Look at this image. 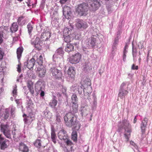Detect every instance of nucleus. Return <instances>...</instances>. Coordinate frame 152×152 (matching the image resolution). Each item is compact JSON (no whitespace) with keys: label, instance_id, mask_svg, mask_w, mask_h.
Wrapping results in <instances>:
<instances>
[{"label":"nucleus","instance_id":"nucleus-1","mask_svg":"<svg viewBox=\"0 0 152 152\" xmlns=\"http://www.w3.org/2000/svg\"><path fill=\"white\" fill-rule=\"evenodd\" d=\"M72 102L70 104V110L64 117L66 125L69 127L73 126L75 130H78L80 124L77 120L76 113L78 112V99L76 94H73L71 97Z\"/></svg>","mask_w":152,"mask_h":152},{"label":"nucleus","instance_id":"nucleus-2","mask_svg":"<svg viewBox=\"0 0 152 152\" xmlns=\"http://www.w3.org/2000/svg\"><path fill=\"white\" fill-rule=\"evenodd\" d=\"M91 85L90 80L87 78L83 81V85L78 86V92L81 97H83V95L86 97V94L88 95L91 93L92 89Z\"/></svg>","mask_w":152,"mask_h":152},{"label":"nucleus","instance_id":"nucleus-3","mask_svg":"<svg viewBox=\"0 0 152 152\" xmlns=\"http://www.w3.org/2000/svg\"><path fill=\"white\" fill-rule=\"evenodd\" d=\"M120 127L124 129L125 131L124 134V137L126 139V142H128L129 140L130 133L132 132L131 125H130L128 121L126 120H124L122 121V124Z\"/></svg>","mask_w":152,"mask_h":152},{"label":"nucleus","instance_id":"nucleus-4","mask_svg":"<svg viewBox=\"0 0 152 152\" xmlns=\"http://www.w3.org/2000/svg\"><path fill=\"white\" fill-rule=\"evenodd\" d=\"M129 82H124L121 85L119 90L118 96L121 99L125 98V96L129 93L128 86Z\"/></svg>","mask_w":152,"mask_h":152},{"label":"nucleus","instance_id":"nucleus-5","mask_svg":"<svg viewBox=\"0 0 152 152\" xmlns=\"http://www.w3.org/2000/svg\"><path fill=\"white\" fill-rule=\"evenodd\" d=\"M88 9V4L83 3L78 5L76 11L80 16H85L87 15Z\"/></svg>","mask_w":152,"mask_h":152},{"label":"nucleus","instance_id":"nucleus-6","mask_svg":"<svg viewBox=\"0 0 152 152\" xmlns=\"http://www.w3.org/2000/svg\"><path fill=\"white\" fill-rule=\"evenodd\" d=\"M1 130L7 138L12 139L11 131L9 129L8 125L1 124Z\"/></svg>","mask_w":152,"mask_h":152},{"label":"nucleus","instance_id":"nucleus-7","mask_svg":"<svg viewBox=\"0 0 152 152\" xmlns=\"http://www.w3.org/2000/svg\"><path fill=\"white\" fill-rule=\"evenodd\" d=\"M81 58V55L79 53H77L71 56L69 61L72 64H76L79 63Z\"/></svg>","mask_w":152,"mask_h":152},{"label":"nucleus","instance_id":"nucleus-8","mask_svg":"<svg viewBox=\"0 0 152 152\" xmlns=\"http://www.w3.org/2000/svg\"><path fill=\"white\" fill-rule=\"evenodd\" d=\"M50 72L52 73L54 77L56 78H61L62 74L61 71L58 69L54 66L50 68Z\"/></svg>","mask_w":152,"mask_h":152},{"label":"nucleus","instance_id":"nucleus-9","mask_svg":"<svg viewBox=\"0 0 152 152\" xmlns=\"http://www.w3.org/2000/svg\"><path fill=\"white\" fill-rule=\"evenodd\" d=\"M75 25L78 29L81 30L85 29L88 26L86 22L79 19H77Z\"/></svg>","mask_w":152,"mask_h":152},{"label":"nucleus","instance_id":"nucleus-10","mask_svg":"<svg viewBox=\"0 0 152 152\" xmlns=\"http://www.w3.org/2000/svg\"><path fill=\"white\" fill-rule=\"evenodd\" d=\"M71 11L70 8L66 6H64L63 9V14L65 18L69 19L71 18Z\"/></svg>","mask_w":152,"mask_h":152},{"label":"nucleus","instance_id":"nucleus-11","mask_svg":"<svg viewBox=\"0 0 152 152\" xmlns=\"http://www.w3.org/2000/svg\"><path fill=\"white\" fill-rule=\"evenodd\" d=\"M37 72L38 76L40 77H44L46 73V71L44 65L38 66L37 69Z\"/></svg>","mask_w":152,"mask_h":152},{"label":"nucleus","instance_id":"nucleus-12","mask_svg":"<svg viewBox=\"0 0 152 152\" xmlns=\"http://www.w3.org/2000/svg\"><path fill=\"white\" fill-rule=\"evenodd\" d=\"M58 137L60 140H63L64 141L68 138L67 132L64 129H62L59 131L58 133Z\"/></svg>","mask_w":152,"mask_h":152},{"label":"nucleus","instance_id":"nucleus-13","mask_svg":"<svg viewBox=\"0 0 152 152\" xmlns=\"http://www.w3.org/2000/svg\"><path fill=\"white\" fill-rule=\"evenodd\" d=\"M46 140V139L43 138L38 139L34 142V145L37 148H40L41 146L44 147L45 146V142Z\"/></svg>","mask_w":152,"mask_h":152},{"label":"nucleus","instance_id":"nucleus-14","mask_svg":"<svg viewBox=\"0 0 152 152\" xmlns=\"http://www.w3.org/2000/svg\"><path fill=\"white\" fill-rule=\"evenodd\" d=\"M34 37H35V39H32L31 41V44L34 45L35 48L39 49L40 43V39L36 36H34Z\"/></svg>","mask_w":152,"mask_h":152},{"label":"nucleus","instance_id":"nucleus-15","mask_svg":"<svg viewBox=\"0 0 152 152\" xmlns=\"http://www.w3.org/2000/svg\"><path fill=\"white\" fill-rule=\"evenodd\" d=\"M34 115L32 113H30L24 119V121L25 124H29L34 119Z\"/></svg>","mask_w":152,"mask_h":152},{"label":"nucleus","instance_id":"nucleus-16","mask_svg":"<svg viewBox=\"0 0 152 152\" xmlns=\"http://www.w3.org/2000/svg\"><path fill=\"white\" fill-rule=\"evenodd\" d=\"M35 62V56L32 58L30 60H28L26 62L24 63L25 66H27V67L29 69H32L34 64Z\"/></svg>","mask_w":152,"mask_h":152},{"label":"nucleus","instance_id":"nucleus-17","mask_svg":"<svg viewBox=\"0 0 152 152\" xmlns=\"http://www.w3.org/2000/svg\"><path fill=\"white\" fill-rule=\"evenodd\" d=\"M64 52L62 48H59L56 50L55 54L53 56V60L54 61H56L54 60L55 58L60 57L59 56H62L64 54Z\"/></svg>","mask_w":152,"mask_h":152},{"label":"nucleus","instance_id":"nucleus-18","mask_svg":"<svg viewBox=\"0 0 152 152\" xmlns=\"http://www.w3.org/2000/svg\"><path fill=\"white\" fill-rule=\"evenodd\" d=\"M148 121V119L146 118H144V120L142 121L140 124V129L142 134H144L145 132V130L147 127Z\"/></svg>","mask_w":152,"mask_h":152},{"label":"nucleus","instance_id":"nucleus-19","mask_svg":"<svg viewBox=\"0 0 152 152\" xmlns=\"http://www.w3.org/2000/svg\"><path fill=\"white\" fill-rule=\"evenodd\" d=\"M96 42V39L94 37H92L86 40V42L87 47H92L94 46Z\"/></svg>","mask_w":152,"mask_h":152},{"label":"nucleus","instance_id":"nucleus-20","mask_svg":"<svg viewBox=\"0 0 152 152\" xmlns=\"http://www.w3.org/2000/svg\"><path fill=\"white\" fill-rule=\"evenodd\" d=\"M73 28V26L71 24H70L69 26L65 28L63 31V36H66L68 35H70L72 29Z\"/></svg>","mask_w":152,"mask_h":152},{"label":"nucleus","instance_id":"nucleus-21","mask_svg":"<svg viewBox=\"0 0 152 152\" xmlns=\"http://www.w3.org/2000/svg\"><path fill=\"white\" fill-rule=\"evenodd\" d=\"M19 149L22 152H28L29 150L28 147L22 142L19 143Z\"/></svg>","mask_w":152,"mask_h":152},{"label":"nucleus","instance_id":"nucleus-22","mask_svg":"<svg viewBox=\"0 0 152 152\" xmlns=\"http://www.w3.org/2000/svg\"><path fill=\"white\" fill-rule=\"evenodd\" d=\"M40 83H42L39 81L37 82L36 85L35 90L37 92L38 91L39 92H40V96L41 97H43L45 95V92L42 90L41 87L39 86Z\"/></svg>","mask_w":152,"mask_h":152},{"label":"nucleus","instance_id":"nucleus-23","mask_svg":"<svg viewBox=\"0 0 152 152\" xmlns=\"http://www.w3.org/2000/svg\"><path fill=\"white\" fill-rule=\"evenodd\" d=\"M67 73L69 77H71V79L74 78L75 74V68L73 67H69L68 69Z\"/></svg>","mask_w":152,"mask_h":152},{"label":"nucleus","instance_id":"nucleus-24","mask_svg":"<svg viewBox=\"0 0 152 152\" xmlns=\"http://www.w3.org/2000/svg\"><path fill=\"white\" fill-rule=\"evenodd\" d=\"M90 10L91 11H95L98 9L99 7V4L97 2L92 1L90 4Z\"/></svg>","mask_w":152,"mask_h":152},{"label":"nucleus","instance_id":"nucleus-25","mask_svg":"<svg viewBox=\"0 0 152 152\" xmlns=\"http://www.w3.org/2000/svg\"><path fill=\"white\" fill-rule=\"evenodd\" d=\"M82 68L83 71L85 72H88L91 69V67L90 64L88 62H85L83 64Z\"/></svg>","mask_w":152,"mask_h":152},{"label":"nucleus","instance_id":"nucleus-26","mask_svg":"<svg viewBox=\"0 0 152 152\" xmlns=\"http://www.w3.org/2000/svg\"><path fill=\"white\" fill-rule=\"evenodd\" d=\"M26 98L27 101V108L28 109L29 108L30 109H32L33 107V104L31 100L28 96H26Z\"/></svg>","mask_w":152,"mask_h":152},{"label":"nucleus","instance_id":"nucleus-27","mask_svg":"<svg viewBox=\"0 0 152 152\" xmlns=\"http://www.w3.org/2000/svg\"><path fill=\"white\" fill-rule=\"evenodd\" d=\"M4 138L1 137V135H0V145L1 149L4 150L7 147V145L6 144V140H4Z\"/></svg>","mask_w":152,"mask_h":152},{"label":"nucleus","instance_id":"nucleus-28","mask_svg":"<svg viewBox=\"0 0 152 152\" xmlns=\"http://www.w3.org/2000/svg\"><path fill=\"white\" fill-rule=\"evenodd\" d=\"M12 133L13 135V138L14 140L18 141V139H17V138H19L20 136L21 133H20L19 132L16 131V130L15 129H14V130L12 131Z\"/></svg>","mask_w":152,"mask_h":152},{"label":"nucleus","instance_id":"nucleus-29","mask_svg":"<svg viewBox=\"0 0 152 152\" xmlns=\"http://www.w3.org/2000/svg\"><path fill=\"white\" fill-rule=\"evenodd\" d=\"M18 26L17 23L14 22L12 24L10 28V31L12 33L15 32L18 30Z\"/></svg>","mask_w":152,"mask_h":152},{"label":"nucleus","instance_id":"nucleus-30","mask_svg":"<svg viewBox=\"0 0 152 152\" xmlns=\"http://www.w3.org/2000/svg\"><path fill=\"white\" fill-rule=\"evenodd\" d=\"M33 83L31 80H28L27 82V86L28 88L29 91L33 95L34 91L33 87Z\"/></svg>","mask_w":152,"mask_h":152},{"label":"nucleus","instance_id":"nucleus-31","mask_svg":"<svg viewBox=\"0 0 152 152\" xmlns=\"http://www.w3.org/2000/svg\"><path fill=\"white\" fill-rule=\"evenodd\" d=\"M56 96H53L52 99L51 100L49 103V105L53 108H54L57 103V101L56 99Z\"/></svg>","mask_w":152,"mask_h":152},{"label":"nucleus","instance_id":"nucleus-32","mask_svg":"<svg viewBox=\"0 0 152 152\" xmlns=\"http://www.w3.org/2000/svg\"><path fill=\"white\" fill-rule=\"evenodd\" d=\"M74 46L71 43H67L65 48L66 51L68 53L73 50Z\"/></svg>","mask_w":152,"mask_h":152},{"label":"nucleus","instance_id":"nucleus-33","mask_svg":"<svg viewBox=\"0 0 152 152\" xmlns=\"http://www.w3.org/2000/svg\"><path fill=\"white\" fill-rule=\"evenodd\" d=\"M56 137H57L55 133L54 129H52L51 132V138L52 141L55 144L56 143Z\"/></svg>","mask_w":152,"mask_h":152},{"label":"nucleus","instance_id":"nucleus-34","mask_svg":"<svg viewBox=\"0 0 152 152\" xmlns=\"http://www.w3.org/2000/svg\"><path fill=\"white\" fill-rule=\"evenodd\" d=\"M28 33L31 38L32 31L33 29V27L31 23H28L27 25Z\"/></svg>","mask_w":152,"mask_h":152},{"label":"nucleus","instance_id":"nucleus-35","mask_svg":"<svg viewBox=\"0 0 152 152\" xmlns=\"http://www.w3.org/2000/svg\"><path fill=\"white\" fill-rule=\"evenodd\" d=\"M23 48H19L17 50V54L18 59L19 60L20 59L21 54L23 52Z\"/></svg>","mask_w":152,"mask_h":152},{"label":"nucleus","instance_id":"nucleus-36","mask_svg":"<svg viewBox=\"0 0 152 152\" xmlns=\"http://www.w3.org/2000/svg\"><path fill=\"white\" fill-rule=\"evenodd\" d=\"M36 61L37 63L40 66L43 65V58L41 55H40L39 57L37 58Z\"/></svg>","mask_w":152,"mask_h":152},{"label":"nucleus","instance_id":"nucleus-37","mask_svg":"<svg viewBox=\"0 0 152 152\" xmlns=\"http://www.w3.org/2000/svg\"><path fill=\"white\" fill-rule=\"evenodd\" d=\"M72 139L74 141L76 142L77 140V133L76 131H73L72 133Z\"/></svg>","mask_w":152,"mask_h":152},{"label":"nucleus","instance_id":"nucleus-38","mask_svg":"<svg viewBox=\"0 0 152 152\" xmlns=\"http://www.w3.org/2000/svg\"><path fill=\"white\" fill-rule=\"evenodd\" d=\"M52 18L53 20L57 21L58 19V14L57 12L54 11L53 12Z\"/></svg>","mask_w":152,"mask_h":152},{"label":"nucleus","instance_id":"nucleus-39","mask_svg":"<svg viewBox=\"0 0 152 152\" xmlns=\"http://www.w3.org/2000/svg\"><path fill=\"white\" fill-rule=\"evenodd\" d=\"M10 115V110L8 109L5 110V112L4 114V118L5 119L8 118Z\"/></svg>","mask_w":152,"mask_h":152},{"label":"nucleus","instance_id":"nucleus-40","mask_svg":"<svg viewBox=\"0 0 152 152\" xmlns=\"http://www.w3.org/2000/svg\"><path fill=\"white\" fill-rule=\"evenodd\" d=\"M132 55L134 56L135 54H136L137 52V49L136 46L134 45L133 43L132 42Z\"/></svg>","mask_w":152,"mask_h":152},{"label":"nucleus","instance_id":"nucleus-41","mask_svg":"<svg viewBox=\"0 0 152 152\" xmlns=\"http://www.w3.org/2000/svg\"><path fill=\"white\" fill-rule=\"evenodd\" d=\"M51 113L50 112L45 111L44 113V115L45 118L47 119H49L51 118Z\"/></svg>","mask_w":152,"mask_h":152},{"label":"nucleus","instance_id":"nucleus-42","mask_svg":"<svg viewBox=\"0 0 152 152\" xmlns=\"http://www.w3.org/2000/svg\"><path fill=\"white\" fill-rule=\"evenodd\" d=\"M117 44H114V42L113 43V45L112 46L111 54L113 56L115 54V51L116 50L117 48L116 46Z\"/></svg>","mask_w":152,"mask_h":152},{"label":"nucleus","instance_id":"nucleus-43","mask_svg":"<svg viewBox=\"0 0 152 152\" xmlns=\"http://www.w3.org/2000/svg\"><path fill=\"white\" fill-rule=\"evenodd\" d=\"M127 48V47H126V46H125L124 50L123 51V60L124 61H126V54L127 52V51L126 50V49Z\"/></svg>","mask_w":152,"mask_h":152},{"label":"nucleus","instance_id":"nucleus-44","mask_svg":"<svg viewBox=\"0 0 152 152\" xmlns=\"http://www.w3.org/2000/svg\"><path fill=\"white\" fill-rule=\"evenodd\" d=\"M70 35H68L66 36H63L64 40L66 42H69L71 41Z\"/></svg>","mask_w":152,"mask_h":152},{"label":"nucleus","instance_id":"nucleus-45","mask_svg":"<svg viewBox=\"0 0 152 152\" xmlns=\"http://www.w3.org/2000/svg\"><path fill=\"white\" fill-rule=\"evenodd\" d=\"M17 86L16 85H15V87H14V88H13V90L12 92L13 96L15 97L16 96L17 94Z\"/></svg>","mask_w":152,"mask_h":152},{"label":"nucleus","instance_id":"nucleus-46","mask_svg":"<svg viewBox=\"0 0 152 152\" xmlns=\"http://www.w3.org/2000/svg\"><path fill=\"white\" fill-rule=\"evenodd\" d=\"M143 43V42H140L138 43V46L139 49H142L144 48Z\"/></svg>","mask_w":152,"mask_h":152},{"label":"nucleus","instance_id":"nucleus-47","mask_svg":"<svg viewBox=\"0 0 152 152\" xmlns=\"http://www.w3.org/2000/svg\"><path fill=\"white\" fill-rule=\"evenodd\" d=\"M93 99L94 100L93 101V106H94V107H95L97 104V102H96V96L94 95H94L93 96Z\"/></svg>","mask_w":152,"mask_h":152},{"label":"nucleus","instance_id":"nucleus-48","mask_svg":"<svg viewBox=\"0 0 152 152\" xmlns=\"http://www.w3.org/2000/svg\"><path fill=\"white\" fill-rule=\"evenodd\" d=\"M107 9L108 11V12L109 13H110L111 12L112 10V8H111V6L110 5L107 4Z\"/></svg>","mask_w":152,"mask_h":152},{"label":"nucleus","instance_id":"nucleus-49","mask_svg":"<svg viewBox=\"0 0 152 152\" xmlns=\"http://www.w3.org/2000/svg\"><path fill=\"white\" fill-rule=\"evenodd\" d=\"M64 142H66L68 145H71L72 144V142L70 140L68 139V138L66 139L65 141Z\"/></svg>","mask_w":152,"mask_h":152},{"label":"nucleus","instance_id":"nucleus-50","mask_svg":"<svg viewBox=\"0 0 152 152\" xmlns=\"http://www.w3.org/2000/svg\"><path fill=\"white\" fill-rule=\"evenodd\" d=\"M120 35H116L115 38L114 40V44H118V39L119 38V37H120Z\"/></svg>","mask_w":152,"mask_h":152},{"label":"nucleus","instance_id":"nucleus-51","mask_svg":"<svg viewBox=\"0 0 152 152\" xmlns=\"http://www.w3.org/2000/svg\"><path fill=\"white\" fill-rule=\"evenodd\" d=\"M90 94H91V93H90L88 95V94H86V97L84 96V98L85 99H86V98H87V99H88L89 101V102H90L91 100V98L90 97Z\"/></svg>","mask_w":152,"mask_h":152},{"label":"nucleus","instance_id":"nucleus-52","mask_svg":"<svg viewBox=\"0 0 152 152\" xmlns=\"http://www.w3.org/2000/svg\"><path fill=\"white\" fill-rule=\"evenodd\" d=\"M56 121L58 123H59L61 121V117L58 114L56 115Z\"/></svg>","mask_w":152,"mask_h":152},{"label":"nucleus","instance_id":"nucleus-53","mask_svg":"<svg viewBox=\"0 0 152 152\" xmlns=\"http://www.w3.org/2000/svg\"><path fill=\"white\" fill-rule=\"evenodd\" d=\"M138 67L137 66H135L134 64H133L132 66V69L133 70H137L138 69Z\"/></svg>","mask_w":152,"mask_h":152},{"label":"nucleus","instance_id":"nucleus-54","mask_svg":"<svg viewBox=\"0 0 152 152\" xmlns=\"http://www.w3.org/2000/svg\"><path fill=\"white\" fill-rule=\"evenodd\" d=\"M130 144L133 145L135 148H137V146L135 143L132 141H130Z\"/></svg>","mask_w":152,"mask_h":152},{"label":"nucleus","instance_id":"nucleus-55","mask_svg":"<svg viewBox=\"0 0 152 152\" xmlns=\"http://www.w3.org/2000/svg\"><path fill=\"white\" fill-rule=\"evenodd\" d=\"M46 36L49 35V37H47L45 40V41H47L49 39L51 36V34L49 32H47L45 34Z\"/></svg>","mask_w":152,"mask_h":152},{"label":"nucleus","instance_id":"nucleus-56","mask_svg":"<svg viewBox=\"0 0 152 152\" xmlns=\"http://www.w3.org/2000/svg\"><path fill=\"white\" fill-rule=\"evenodd\" d=\"M15 110V108L14 107H12L11 109V114L12 115L14 114Z\"/></svg>","mask_w":152,"mask_h":152},{"label":"nucleus","instance_id":"nucleus-57","mask_svg":"<svg viewBox=\"0 0 152 152\" xmlns=\"http://www.w3.org/2000/svg\"><path fill=\"white\" fill-rule=\"evenodd\" d=\"M24 18V17L23 16H20L18 18V22L19 23Z\"/></svg>","mask_w":152,"mask_h":152},{"label":"nucleus","instance_id":"nucleus-58","mask_svg":"<svg viewBox=\"0 0 152 152\" xmlns=\"http://www.w3.org/2000/svg\"><path fill=\"white\" fill-rule=\"evenodd\" d=\"M3 36L2 34L0 33V44L2 43L3 41Z\"/></svg>","mask_w":152,"mask_h":152},{"label":"nucleus","instance_id":"nucleus-59","mask_svg":"<svg viewBox=\"0 0 152 152\" xmlns=\"http://www.w3.org/2000/svg\"><path fill=\"white\" fill-rule=\"evenodd\" d=\"M69 0H60V2L61 4H64L65 3H66V1H69Z\"/></svg>","mask_w":152,"mask_h":152},{"label":"nucleus","instance_id":"nucleus-60","mask_svg":"<svg viewBox=\"0 0 152 152\" xmlns=\"http://www.w3.org/2000/svg\"><path fill=\"white\" fill-rule=\"evenodd\" d=\"M133 57V61L134 62H136L137 61V59L136 58V54H135L134 55V56H132Z\"/></svg>","mask_w":152,"mask_h":152},{"label":"nucleus","instance_id":"nucleus-61","mask_svg":"<svg viewBox=\"0 0 152 152\" xmlns=\"http://www.w3.org/2000/svg\"><path fill=\"white\" fill-rule=\"evenodd\" d=\"M18 71L20 72L21 71V69H20V66L19 65H18Z\"/></svg>","mask_w":152,"mask_h":152},{"label":"nucleus","instance_id":"nucleus-62","mask_svg":"<svg viewBox=\"0 0 152 152\" xmlns=\"http://www.w3.org/2000/svg\"><path fill=\"white\" fill-rule=\"evenodd\" d=\"M28 2L29 3L28 4L27 2L28 5V6H31V5H30V4H33V3L31 2V0H28Z\"/></svg>","mask_w":152,"mask_h":152},{"label":"nucleus","instance_id":"nucleus-63","mask_svg":"<svg viewBox=\"0 0 152 152\" xmlns=\"http://www.w3.org/2000/svg\"><path fill=\"white\" fill-rule=\"evenodd\" d=\"M121 32V29L119 30L117 32V35H119L120 36V34Z\"/></svg>","mask_w":152,"mask_h":152},{"label":"nucleus","instance_id":"nucleus-64","mask_svg":"<svg viewBox=\"0 0 152 152\" xmlns=\"http://www.w3.org/2000/svg\"><path fill=\"white\" fill-rule=\"evenodd\" d=\"M137 116H135L134 118V121H133L134 123L135 124L136 123V122L137 121Z\"/></svg>","mask_w":152,"mask_h":152}]
</instances>
